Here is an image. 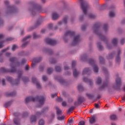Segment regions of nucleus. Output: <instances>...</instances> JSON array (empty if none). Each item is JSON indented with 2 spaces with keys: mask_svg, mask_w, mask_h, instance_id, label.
Here are the masks:
<instances>
[{
  "mask_svg": "<svg viewBox=\"0 0 125 125\" xmlns=\"http://www.w3.org/2000/svg\"><path fill=\"white\" fill-rule=\"evenodd\" d=\"M75 35H76V33L74 32L71 31H67L64 34L63 36V40L64 42H67V40H66V38H67V37H68V36H69V37H74L73 42L72 45H77V44H78V43H79L81 41V38L79 35L76 36H75Z\"/></svg>",
  "mask_w": 125,
  "mask_h": 125,
  "instance_id": "nucleus-1",
  "label": "nucleus"
},
{
  "mask_svg": "<svg viewBox=\"0 0 125 125\" xmlns=\"http://www.w3.org/2000/svg\"><path fill=\"white\" fill-rule=\"evenodd\" d=\"M10 61L11 62L12 64H10L11 69H6L4 67H1L0 72L1 73H14L16 72V69L15 68V65H19V63L16 62L17 61V58H11L10 59Z\"/></svg>",
  "mask_w": 125,
  "mask_h": 125,
  "instance_id": "nucleus-2",
  "label": "nucleus"
},
{
  "mask_svg": "<svg viewBox=\"0 0 125 125\" xmlns=\"http://www.w3.org/2000/svg\"><path fill=\"white\" fill-rule=\"evenodd\" d=\"M37 100H39V104L38 107H41L44 104V100H45V98L43 96H37L36 98L28 97L25 99V103H29L30 101L35 102V101H37Z\"/></svg>",
  "mask_w": 125,
  "mask_h": 125,
  "instance_id": "nucleus-3",
  "label": "nucleus"
},
{
  "mask_svg": "<svg viewBox=\"0 0 125 125\" xmlns=\"http://www.w3.org/2000/svg\"><path fill=\"white\" fill-rule=\"evenodd\" d=\"M18 79H16L14 83H13V79H12V78L10 77H7V80L8 82H9L11 83H12L13 84H15V85H18V84L20 83V80L21 79V76H22V74H23V71H19L18 72Z\"/></svg>",
  "mask_w": 125,
  "mask_h": 125,
  "instance_id": "nucleus-4",
  "label": "nucleus"
},
{
  "mask_svg": "<svg viewBox=\"0 0 125 125\" xmlns=\"http://www.w3.org/2000/svg\"><path fill=\"white\" fill-rule=\"evenodd\" d=\"M81 3V8L82 9L84 14L86 15L87 9L89 8V4L85 0H79Z\"/></svg>",
  "mask_w": 125,
  "mask_h": 125,
  "instance_id": "nucleus-5",
  "label": "nucleus"
},
{
  "mask_svg": "<svg viewBox=\"0 0 125 125\" xmlns=\"http://www.w3.org/2000/svg\"><path fill=\"white\" fill-rule=\"evenodd\" d=\"M99 28H100V24L96 23L93 26L94 33L98 35L102 41H105V40H106V37L100 34L99 32Z\"/></svg>",
  "mask_w": 125,
  "mask_h": 125,
  "instance_id": "nucleus-6",
  "label": "nucleus"
},
{
  "mask_svg": "<svg viewBox=\"0 0 125 125\" xmlns=\"http://www.w3.org/2000/svg\"><path fill=\"white\" fill-rule=\"evenodd\" d=\"M89 63L92 65L95 73H98V66L95 64V62L92 59L89 60Z\"/></svg>",
  "mask_w": 125,
  "mask_h": 125,
  "instance_id": "nucleus-7",
  "label": "nucleus"
},
{
  "mask_svg": "<svg viewBox=\"0 0 125 125\" xmlns=\"http://www.w3.org/2000/svg\"><path fill=\"white\" fill-rule=\"evenodd\" d=\"M45 42L46 43L49 44V45H55L57 42L54 39H51L49 38H46L45 39Z\"/></svg>",
  "mask_w": 125,
  "mask_h": 125,
  "instance_id": "nucleus-8",
  "label": "nucleus"
},
{
  "mask_svg": "<svg viewBox=\"0 0 125 125\" xmlns=\"http://www.w3.org/2000/svg\"><path fill=\"white\" fill-rule=\"evenodd\" d=\"M17 11V9L13 6H7V13H15Z\"/></svg>",
  "mask_w": 125,
  "mask_h": 125,
  "instance_id": "nucleus-9",
  "label": "nucleus"
},
{
  "mask_svg": "<svg viewBox=\"0 0 125 125\" xmlns=\"http://www.w3.org/2000/svg\"><path fill=\"white\" fill-rule=\"evenodd\" d=\"M76 61H73L72 63V69H73V76L74 77H78L79 75V74H80V72H78L77 71V69L74 68H75V66H76Z\"/></svg>",
  "mask_w": 125,
  "mask_h": 125,
  "instance_id": "nucleus-10",
  "label": "nucleus"
},
{
  "mask_svg": "<svg viewBox=\"0 0 125 125\" xmlns=\"http://www.w3.org/2000/svg\"><path fill=\"white\" fill-rule=\"evenodd\" d=\"M84 101V98L83 97H79L78 98V102L74 103V106H77V105H80V104H82V102Z\"/></svg>",
  "mask_w": 125,
  "mask_h": 125,
  "instance_id": "nucleus-11",
  "label": "nucleus"
},
{
  "mask_svg": "<svg viewBox=\"0 0 125 125\" xmlns=\"http://www.w3.org/2000/svg\"><path fill=\"white\" fill-rule=\"evenodd\" d=\"M32 82L33 83H36L37 88H41V84H40L37 78L35 77L32 78Z\"/></svg>",
  "mask_w": 125,
  "mask_h": 125,
  "instance_id": "nucleus-12",
  "label": "nucleus"
},
{
  "mask_svg": "<svg viewBox=\"0 0 125 125\" xmlns=\"http://www.w3.org/2000/svg\"><path fill=\"white\" fill-rule=\"evenodd\" d=\"M42 58H39L35 60L34 61L32 62V68H34L36 66V63H39V62H40L42 61Z\"/></svg>",
  "mask_w": 125,
  "mask_h": 125,
  "instance_id": "nucleus-13",
  "label": "nucleus"
},
{
  "mask_svg": "<svg viewBox=\"0 0 125 125\" xmlns=\"http://www.w3.org/2000/svg\"><path fill=\"white\" fill-rule=\"evenodd\" d=\"M47 111H48V107H44V108H43V110L42 111V112H37L36 113V116H37V117H39V116H41V115H42V113H43L44 112H46Z\"/></svg>",
  "mask_w": 125,
  "mask_h": 125,
  "instance_id": "nucleus-14",
  "label": "nucleus"
},
{
  "mask_svg": "<svg viewBox=\"0 0 125 125\" xmlns=\"http://www.w3.org/2000/svg\"><path fill=\"white\" fill-rule=\"evenodd\" d=\"M68 20V16L64 17L62 21H60L58 23V25H61L64 23V24L67 23V20Z\"/></svg>",
  "mask_w": 125,
  "mask_h": 125,
  "instance_id": "nucleus-15",
  "label": "nucleus"
},
{
  "mask_svg": "<svg viewBox=\"0 0 125 125\" xmlns=\"http://www.w3.org/2000/svg\"><path fill=\"white\" fill-rule=\"evenodd\" d=\"M89 124H90L91 125L94 124L96 122V117L95 116L92 117L89 120Z\"/></svg>",
  "mask_w": 125,
  "mask_h": 125,
  "instance_id": "nucleus-16",
  "label": "nucleus"
},
{
  "mask_svg": "<svg viewBox=\"0 0 125 125\" xmlns=\"http://www.w3.org/2000/svg\"><path fill=\"white\" fill-rule=\"evenodd\" d=\"M59 18V15L57 14V13H53L52 16V18L53 20H56V19H58Z\"/></svg>",
  "mask_w": 125,
  "mask_h": 125,
  "instance_id": "nucleus-17",
  "label": "nucleus"
},
{
  "mask_svg": "<svg viewBox=\"0 0 125 125\" xmlns=\"http://www.w3.org/2000/svg\"><path fill=\"white\" fill-rule=\"evenodd\" d=\"M90 73V69L89 68H85L83 71V75L89 74Z\"/></svg>",
  "mask_w": 125,
  "mask_h": 125,
  "instance_id": "nucleus-18",
  "label": "nucleus"
},
{
  "mask_svg": "<svg viewBox=\"0 0 125 125\" xmlns=\"http://www.w3.org/2000/svg\"><path fill=\"white\" fill-rule=\"evenodd\" d=\"M120 54H121V50L118 51V56L116 57V63H120V62H121V58L120 57Z\"/></svg>",
  "mask_w": 125,
  "mask_h": 125,
  "instance_id": "nucleus-19",
  "label": "nucleus"
},
{
  "mask_svg": "<svg viewBox=\"0 0 125 125\" xmlns=\"http://www.w3.org/2000/svg\"><path fill=\"white\" fill-rule=\"evenodd\" d=\"M116 84H117V85H118V86H120L121 85V84H122V81H121V78H120V77H117L116 78Z\"/></svg>",
  "mask_w": 125,
  "mask_h": 125,
  "instance_id": "nucleus-20",
  "label": "nucleus"
},
{
  "mask_svg": "<svg viewBox=\"0 0 125 125\" xmlns=\"http://www.w3.org/2000/svg\"><path fill=\"white\" fill-rule=\"evenodd\" d=\"M56 80H57L58 81V82H59V83H62V84H63V83H65V80H64L62 78H60V77H55Z\"/></svg>",
  "mask_w": 125,
  "mask_h": 125,
  "instance_id": "nucleus-21",
  "label": "nucleus"
},
{
  "mask_svg": "<svg viewBox=\"0 0 125 125\" xmlns=\"http://www.w3.org/2000/svg\"><path fill=\"white\" fill-rule=\"evenodd\" d=\"M83 82L85 83H89L90 85H92V84H93V82H92V81L91 80H89L86 78H83Z\"/></svg>",
  "mask_w": 125,
  "mask_h": 125,
  "instance_id": "nucleus-22",
  "label": "nucleus"
},
{
  "mask_svg": "<svg viewBox=\"0 0 125 125\" xmlns=\"http://www.w3.org/2000/svg\"><path fill=\"white\" fill-rule=\"evenodd\" d=\"M108 86V82H105L103 85L99 88L100 90H101V89H104L105 87H107Z\"/></svg>",
  "mask_w": 125,
  "mask_h": 125,
  "instance_id": "nucleus-23",
  "label": "nucleus"
},
{
  "mask_svg": "<svg viewBox=\"0 0 125 125\" xmlns=\"http://www.w3.org/2000/svg\"><path fill=\"white\" fill-rule=\"evenodd\" d=\"M108 15L111 18H112L113 17H115V16H116V13H115V12H114V11H110L109 12Z\"/></svg>",
  "mask_w": 125,
  "mask_h": 125,
  "instance_id": "nucleus-24",
  "label": "nucleus"
},
{
  "mask_svg": "<svg viewBox=\"0 0 125 125\" xmlns=\"http://www.w3.org/2000/svg\"><path fill=\"white\" fill-rule=\"evenodd\" d=\"M37 121V117H36V116L35 115H32L31 117L30 118V121L31 123H35V122Z\"/></svg>",
  "mask_w": 125,
  "mask_h": 125,
  "instance_id": "nucleus-25",
  "label": "nucleus"
},
{
  "mask_svg": "<svg viewBox=\"0 0 125 125\" xmlns=\"http://www.w3.org/2000/svg\"><path fill=\"white\" fill-rule=\"evenodd\" d=\"M14 123L16 125H20V120L19 119L15 118L13 120Z\"/></svg>",
  "mask_w": 125,
  "mask_h": 125,
  "instance_id": "nucleus-26",
  "label": "nucleus"
},
{
  "mask_svg": "<svg viewBox=\"0 0 125 125\" xmlns=\"http://www.w3.org/2000/svg\"><path fill=\"white\" fill-rule=\"evenodd\" d=\"M56 109L57 110V114L59 116V115H62V110L61 109H59L58 107H56Z\"/></svg>",
  "mask_w": 125,
  "mask_h": 125,
  "instance_id": "nucleus-27",
  "label": "nucleus"
},
{
  "mask_svg": "<svg viewBox=\"0 0 125 125\" xmlns=\"http://www.w3.org/2000/svg\"><path fill=\"white\" fill-rule=\"evenodd\" d=\"M97 47L99 50H102L103 49V46L101 45V43L100 42L97 43Z\"/></svg>",
  "mask_w": 125,
  "mask_h": 125,
  "instance_id": "nucleus-28",
  "label": "nucleus"
},
{
  "mask_svg": "<svg viewBox=\"0 0 125 125\" xmlns=\"http://www.w3.org/2000/svg\"><path fill=\"white\" fill-rule=\"evenodd\" d=\"M102 82V80L101 79V78L100 77H98L97 79V81L96 82V83L97 84H100Z\"/></svg>",
  "mask_w": 125,
  "mask_h": 125,
  "instance_id": "nucleus-29",
  "label": "nucleus"
},
{
  "mask_svg": "<svg viewBox=\"0 0 125 125\" xmlns=\"http://www.w3.org/2000/svg\"><path fill=\"white\" fill-rule=\"evenodd\" d=\"M16 94V93L15 92H12V93H7L6 94V96L8 97V96H13Z\"/></svg>",
  "mask_w": 125,
  "mask_h": 125,
  "instance_id": "nucleus-30",
  "label": "nucleus"
},
{
  "mask_svg": "<svg viewBox=\"0 0 125 125\" xmlns=\"http://www.w3.org/2000/svg\"><path fill=\"white\" fill-rule=\"evenodd\" d=\"M110 120H112V121H115V120H117V115L115 114L111 115L110 116Z\"/></svg>",
  "mask_w": 125,
  "mask_h": 125,
  "instance_id": "nucleus-31",
  "label": "nucleus"
},
{
  "mask_svg": "<svg viewBox=\"0 0 125 125\" xmlns=\"http://www.w3.org/2000/svg\"><path fill=\"white\" fill-rule=\"evenodd\" d=\"M112 43L114 44V45H117V44L118 43V39L114 38L112 40Z\"/></svg>",
  "mask_w": 125,
  "mask_h": 125,
  "instance_id": "nucleus-32",
  "label": "nucleus"
},
{
  "mask_svg": "<svg viewBox=\"0 0 125 125\" xmlns=\"http://www.w3.org/2000/svg\"><path fill=\"white\" fill-rule=\"evenodd\" d=\"M8 49H9V48L8 47V48H6L5 49L2 50L0 52V56H1V55H2V53H3V52H5L7 50H8Z\"/></svg>",
  "mask_w": 125,
  "mask_h": 125,
  "instance_id": "nucleus-33",
  "label": "nucleus"
},
{
  "mask_svg": "<svg viewBox=\"0 0 125 125\" xmlns=\"http://www.w3.org/2000/svg\"><path fill=\"white\" fill-rule=\"evenodd\" d=\"M76 108L75 106H71L70 108H69V109L67 111V113H71V112H73L74 111V109Z\"/></svg>",
  "mask_w": 125,
  "mask_h": 125,
  "instance_id": "nucleus-34",
  "label": "nucleus"
},
{
  "mask_svg": "<svg viewBox=\"0 0 125 125\" xmlns=\"http://www.w3.org/2000/svg\"><path fill=\"white\" fill-rule=\"evenodd\" d=\"M10 105H11V102H8L4 104V107L5 108H7L8 107H9Z\"/></svg>",
  "mask_w": 125,
  "mask_h": 125,
  "instance_id": "nucleus-35",
  "label": "nucleus"
},
{
  "mask_svg": "<svg viewBox=\"0 0 125 125\" xmlns=\"http://www.w3.org/2000/svg\"><path fill=\"white\" fill-rule=\"evenodd\" d=\"M86 96H87L88 98H89V99H92L93 97H94V95L92 94H89V93H87Z\"/></svg>",
  "mask_w": 125,
  "mask_h": 125,
  "instance_id": "nucleus-36",
  "label": "nucleus"
},
{
  "mask_svg": "<svg viewBox=\"0 0 125 125\" xmlns=\"http://www.w3.org/2000/svg\"><path fill=\"white\" fill-rule=\"evenodd\" d=\"M108 26L107 24H104V25L103 29H104V32H106L107 30H108Z\"/></svg>",
  "mask_w": 125,
  "mask_h": 125,
  "instance_id": "nucleus-37",
  "label": "nucleus"
},
{
  "mask_svg": "<svg viewBox=\"0 0 125 125\" xmlns=\"http://www.w3.org/2000/svg\"><path fill=\"white\" fill-rule=\"evenodd\" d=\"M31 38V35H28L22 39V42H26L28 39Z\"/></svg>",
  "mask_w": 125,
  "mask_h": 125,
  "instance_id": "nucleus-38",
  "label": "nucleus"
},
{
  "mask_svg": "<svg viewBox=\"0 0 125 125\" xmlns=\"http://www.w3.org/2000/svg\"><path fill=\"white\" fill-rule=\"evenodd\" d=\"M87 17H88V18H91V19H93L94 18H95V16L93 14H88L87 15Z\"/></svg>",
  "mask_w": 125,
  "mask_h": 125,
  "instance_id": "nucleus-39",
  "label": "nucleus"
},
{
  "mask_svg": "<svg viewBox=\"0 0 125 125\" xmlns=\"http://www.w3.org/2000/svg\"><path fill=\"white\" fill-rule=\"evenodd\" d=\"M56 72H61V67L60 66H56L55 67Z\"/></svg>",
  "mask_w": 125,
  "mask_h": 125,
  "instance_id": "nucleus-40",
  "label": "nucleus"
},
{
  "mask_svg": "<svg viewBox=\"0 0 125 125\" xmlns=\"http://www.w3.org/2000/svg\"><path fill=\"white\" fill-rule=\"evenodd\" d=\"M78 90H80V91H82V90H83V87L81 84L78 85Z\"/></svg>",
  "mask_w": 125,
  "mask_h": 125,
  "instance_id": "nucleus-41",
  "label": "nucleus"
},
{
  "mask_svg": "<svg viewBox=\"0 0 125 125\" xmlns=\"http://www.w3.org/2000/svg\"><path fill=\"white\" fill-rule=\"evenodd\" d=\"M100 62L101 64H103L104 63V58L102 57H100L99 58Z\"/></svg>",
  "mask_w": 125,
  "mask_h": 125,
  "instance_id": "nucleus-42",
  "label": "nucleus"
},
{
  "mask_svg": "<svg viewBox=\"0 0 125 125\" xmlns=\"http://www.w3.org/2000/svg\"><path fill=\"white\" fill-rule=\"evenodd\" d=\"M18 47L17 46V45H13L12 48V50L13 51H14L15 49H17Z\"/></svg>",
  "mask_w": 125,
  "mask_h": 125,
  "instance_id": "nucleus-43",
  "label": "nucleus"
},
{
  "mask_svg": "<svg viewBox=\"0 0 125 125\" xmlns=\"http://www.w3.org/2000/svg\"><path fill=\"white\" fill-rule=\"evenodd\" d=\"M4 25V21H3V20L0 19V27H2Z\"/></svg>",
  "mask_w": 125,
  "mask_h": 125,
  "instance_id": "nucleus-44",
  "label": "nucleus"
},
{
  "mask_svg": "<svg viewBox=\"0 0 125 125\" xmlns=\"http://www.w3.org/2000/svg\"><path fill=\"white\" fill-rule=\"evenodd\" d=\"M52 71H53V69H52V68H48L47 69V73H48V74H50L51 73H52Z\"/></svg>",
  "mask_w": 125,
  "mask_h": 125,
  "instance_id": "nucleus-45",
  "label": "nucleus"
},
{
  "mask_svg": "<svg viewBox=\"0 0 125 125\" xmlns=\"http://www.w3.org/2000/svg\"><path fill=\"white\" fill-rule=\"evenodd\" d=\"M22 80L23 82L24 83H25L26 82H28V81H29V79H28L27 78V77H22Z\"/></svg>",
  "mask_w": 125,
  "mask_h": 125,
  "instance_id": "nucleus-46",
  "label": "nucleus"
},
{
  "mask_svg": "<svg viewBox=\"0 0 125 125\" xmlns=\"http://www.w3.org/2000/svg\"><path fill=\"white\" fill-rule=\"evenodd\" d=\"M39 38H40V36L37 35L36 33L33 34V39L36 40V39H39Z\"/></svg>",
  "mask_w": 125,
  "mask_h": 125,
  "instance_id": "nucleus-47",
  "label": "nucleus"
},
{
  "mask_svg": "<svg viewBox=\"0 0 125 125\" xmlns=\"http://www.w3.org/2000/svg\"><path fill=\"white\" fill-rule=\"evenodd\" d=\"M64 119H65V116H62L58 117V120H59V121H63V120H64Z\"/></svg>",
  "mask_w": 125,
  "mask_h": 125,
  "instance_id": "nucleus-48",
  "label": "nucleus"
},
{
  "mask_svg": "<svg viewBox=\"0 0 125 125\" xmlns=\"http://www.w3.org/2000/svg\"><path fill=\"white\" fill-rule=\"evenodd\" d=\"M39 125H44V121L43 120H40L39 122Z\"/></svg>",
  "mask_w": 125,
  "mask_h": 125,
  "instance_id": "nucleus-49",
  "label": "nucleus"
},
{
  "mask_svg": "<svg viewBox=\"0 0 125 125\" xmlns=\"http://www.w3.org/2000/svg\"><path fill=\"white\" fill-rule=\"evenodd\" d=\"M68 123L69 124H70V125H73V123H74V120L72 118H69L68 120Z\"/></svg>",
  "mask_w": 125,
  "mask_h": 125,
  "instance_id": "nucleus-50",
  "label": "nucleus"
},
{
  "mask_svg": "<svg viewBox=\"0 0 125 125\" xmlns=\"http://www.w3.org/2000/svg\"><path fill=\"white\" fill-rule=\"evenodd\" d=\"M86 29V25H82V31H85Z\"/></svg>",
  "mask_w": 125,
  "mask_h": 125,
  "instance_id": "nucleus-51",
  "label": "nucleus"
},
{
  "mask_svg": "<svg viewBox=\"0 0 125 125\" xmlns=\"http://www.w3.org/2000/svg\"><path fill=\"white\" fill-rule=\"evenodd\" d=\"M84 124H85V122H84V121H81L79 122V123L78 124L79 125H84Z\"/></svg>",
  "mask_w": 125,
  "mask_h": 125,
  "instance_id": "nucleus-52",
  "label": "nucleus"
},
{
  "mask_svg": "<svg viewBox=\"0 0 125 125\" xmlns=\"http://www.w3.org/2000/svg\"><path fill=\"white\" fill-rule=\"evenodd\" d=\"M28 42H25L23 44H22L21 47H25L27 46V44H28Z\"/></svg>",
  "mask_w": 125,
  "mask_h": 125,
  "instance_id": "nucleus-53",
  "label": "nucleus"
},
{
  "mask_svg": "<svg viewBox=\"0 0 125 125\" xmlns=\"http://www.w3.org/2000/svg\"><path fill=\"white\" fill-rule=\"evenodd\" d=\"M42 80L44 81V82H45L47 80V77L45 76H43L42 77Z\"/></svg>",
  "mask_w": 125,
  "mask_h": 125,
  "instance_id": "nucleus-54",
  "label": "nucleus"
},
{
  "mask_svg": "<svg viewBox=\"0 0 125 125\" xmlns=\"http://www.w3.org/2000/svg\"><path fill=\"white\" fill-rule=\"evenodd\" d=\"M3 47V41H0V48Z\"/></svg>",
  "mask_w": 125,
  "mask_h": 125,
  "instance_id": "nucleus-55",
  "label": "nucleus"
},
{
  "mask_svg": "<svg viewBox=\"0 0 125 125\" xmlns=\"http://www.w3.org/2000/svg\"><path fill=\"white\" fill-rule=\"evenodd\" d=\"M29 69H30V66L28 65H26L25 67V70L26 71H29Z\"/></svg>",
  "mask_w": 125,
  "mask_h": 125,
  "instance_id": "nucleus-56",
  "label": "nucleus"
},
{
  "mask_svg": "<svg viewBox=\"0 0 125 125\" xmlns=\"http://www.w3.org/2000/svg\"><path fill=\"white\" fill-rule=\"evenodd\" d=\"M103 70L104 73H105V74H107V73H108V70H107V69L106 68L104 67L103 68Z\"/></svg>",
  "mask_w": 125,
  "mask_h": 125,
  "instance_id": "nucleus-57",
  "label": "nucleus"
},
{
  "mask_svg": "<svg viewBox=\"0 0 125 125\" xmlns=\"http://www.w3.org/2000/svg\"><path fill=\"white\" fill-rule=\"evenodd\" d=\"M26 62H27V60L25 59H23L21 61V64H25Z\"/></svg>",
  "mask_w": 125,
  "mask_h": 125,
  "instance_id": "nucleus-58",
  "label": "nucleus"
},
{
  "mask_svg": "<svg viewBox=\"0 0 125 125\" xmlns=\"http://www.w3.org/2000/svg\"><path fill=\"white\" fill-rule=\"evenodd\" d=\"M83 61H85V60H86V56H83L82 57V59H81Z\"/></svg>",
  "mask_w": 125,
  "mask_h": 125,
  "instance_id": "nucleus-59",
  "label": "nucleus"
},
{
  "mask_svg": "<svg viewBox=\"0 0 125 125\" xmlns=\"http://www.w3.org/2000/svg\"><path fill=\"white\" fill-rule=\"evenodd\" d=\"M28 116V113L24 112L22 115V118H25V117H27Z\"/></svg>",
  "mask_w": 125,
  "mask_h": 125,
  "instance_id": "nucleus-60",
  "label": "nucleus"
},
{
  "mask_svg": "<svg viewBox=\"0 0 125 125\" xmlns=\"http://www.w3.org/2000/svg\"><path fill=\"white\" fill-rule=\"evenodd\" d=\"M125 39H122L121 40V44H124L125 43Z\"/></svg>",
  "mask_w": 125,
  "mask_h": 125,
  "instance_id": "nucleus-61",
  "label": "nucleus"
},
{
  "mask_svg": "<svg viewBox=\"0 0 125 125\" xmlns=\"http://www.w3.org/2000/svg\"><path fill=\"white\" fill-rule=\"evenodd\" d=\"M6 41H7V42H9V41H13V38H11V37L8 38H7V39H6Z\"/></svg>",
  "mask_w": 125,
  "mask_h": 125,
  "instance_id": "nucleus-62",
  "label": "nucleus"
},
{
  "mask_svg": "<svg viewBox=\"0 0 125 125\" xmlns=\"http://www.w3.org/2000/svg\"><path fill=\"white\" fill-rule=\"evenodd\" d=\"M57 93H55V94H53L51 95V97L52 98H54V97H55V96H57Z\"/></svg>",
  "mask_w": 125,
  "mask_h": 125,
  "instance_id": "nucleus-63",
  "label": "nucleus"
},
{
  "mask_svg": "<svg viewBox=\"0 0 125 125\" xmlns=\"http://www.w3.org/2000/svg\"><path fill=\"white\" fill-rule=\"evenodd\" d=\"M40 71H43V66H40L39 67Z\"/></svg>",
  "mask_w": 125,
  "mask_h": 125,
  "instance_id": "nucleus-64",
  "label": "nucleus"
}]
</instances>
